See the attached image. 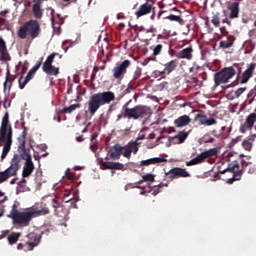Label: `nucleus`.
<instances>
[{"label": "nucleus", "instance_id": "b1692460", "mask_svg": "<svg viewBox=\"0 0 256 256\" xmlns=\"http://www.w3.org/2000/svg\"><path fill=\"white\" fill-rule=\"evenodd\" d=\"M175 69H177V60H172L164 65L163 71H156L155 73H159V75H169L173 73Z\"/></svg>", "mask_w": 256, "mask_h": 256}, {"label": "nucleus", "instance_id": "c9c22d12", "mask_svg": "<svg viewBox=\"0 0 256 256\" xmlns=\"http://www.w3.org/2000/svg\"><path fill=\"white\" fill-rule=\"evenodd\" d=\"M189 137V132L181 131L173 139H178V143H185V140Z\"/></svg>", "mask_w": 256, "mask_h": 256}, {"label": "nucleus", "instance_id": "e433bc0d", "mask_svg": "<svg viewBox=\"0 0 256 256\" xmlns=\"http://www.w3.org/2000/svg\"><path fill=\"white\" fill-rule=\"evenodd\" d=\"M19 237H21V234L12 232V233L8 236V242H9V244H10V245H15V243H17V242L19 241Z\"/></svg>", "mask_w": 256, "mask_h": 256}, {"label": "nucleus", "instance_id": "49530a36", "mask_svg": "<svg viewBox=\"0 0 256 256\" xmlns=\"http://www.w3.org/2000/svg\"><path fill=\"white\" fill-rule=\"evenodd\" d=\"M133 91V85L129 84L128 87L124 90V95H127Z\"/></svg>", "mask_w": 256, "mask_h": 256}, {"label": "nucleus", "instance_id": "c756f323", "mask_svg": "<svg viewBox=\"0 0 256 256\" xmlns=\"http://www.w3.org/2000/svg\"><path fill=\"white\" fill-rule=\"evenodd\" d=\"M234 43H235V36L228 35L226 40L220 41L219 49H230V47H233Z\"/></svg>", "mask_w": 256, "mask_h": 256}, {"label": "nucleus", "instance_id": "bb28decb", "mask_svg": "<svg viewBox=\"0 0 256 256\" xmlns=\"http://www.w3.org/2000/svg\"><path fill=\"white\" fill-rule=\"evenodd\" d=\"M229 17L228 19H238L239 18V2H233L228 6Z\"/></svg>", "mask_w": 256, "mask_h": 256}, {"label": "nucleus", "instance_id": "58836bf2", "mask_svg": "<svg viewBox=\"0 0 256 256\" xmlns=\"http://www.w3.org/2000/svg\"><path fill=\"white\" fill-rule=\"evenodd\" d=\"M242 147L245 149V151H251V149H253V143L251 142V139L244 140L242 142Z\"/></svg>", "mask_w": 256, "mask_h": 256}, {"label": "nucleus", "instance_id": "cd10ccee", "mask_svg": "<svg viewBox=\"0 0 256 256\" xmlns=\"http://www.w3.org/2000/svg\"><path fill=\"white\" fill-rule=\"evenodd\" d=\"M189 123H191V117H189V115H183L174 120V125L175 127H178V129L181 127H187Z\"/></svg>", "mask_w": 256, "mask_h": 256}, {"label": "nucleus", "instance_id": "7ed1b4c3", "mask_svg": "<svg viewBox=\"0 0 256 256\" xmlns=\"http://www.w3.org/2000/svg\"><path fill=\"white\" fill-rule=\"evenodd\" d=\"M13 145V127L9 122V113H6L2 118L0 126V147H3L1 154V161L7 158L11 146Z\"/></svg>", "mask_w": 256, "mask_h": 256}, {"label": "nucleus", "instance_id": "f257e3e1", "mask_svg": "<svg viewBox=\"0 0 256 256\" xmlns=\"http://www.w3.org/2000/svg\"><path fill=\"white\" fill-rule=\"evenodd\" d=\"M41 215H49V208L44 207L40 210L27 208L20 212L17 210V205L14 204L9 217L12 219L13 225H17V227H29L31 220L35 219V217H41Z\"/></svg>", "mask_w": 256, "mask_h": 256}, {"label": "nucleus", "instance_id": "3c124183", "mask_svg": "<svg viewBox=\"0 0 256 256\" xmlns=\"http://www.w3.org/2000/svg\"><path fill=\"white\" fill-rule=\"evenodd\" d=\"M169 55H170V57H176L177 58V51L170 48L169 49Z\"/></svg>", "mask_w": 256, "mask_h": 256}, {"label": "nucleus", "instance_id": "412c9836", "mask_svg": "<svg viewBox=\"0 0 256 256\" xmlns=\"http://www.w3.org/2000/svg\"><path fill=\"white\" fill-rule=\"evenodd\" d=\"M256 64L252 63L250 66L243 72L242 78H241V85H244L245 83L249 82V79L253 77V73L255 71Z\"/></svg>", "mask_w": 256, "mask_h": 256}, {"label": "nucleus", "instance_id": "1a4fd4ad", "mask_svg": "<svg viewBox=\"0 0 256 256\" xmlns=\"http://www.w3.org/2000/svg\"><path fill=\"white\" fill-rule=\"evenodd\" d=\"M27 239L28 241L25 244H18V249H24V251H33V249H35V247L41 243V233L37 231L30 232L27 235Z\"/></svg>", "mask_w": 256, "mask_h": 256}, {"label": "nucleus", "instance_id": "4c0bfd02", "mask_svg": "<svg viewBox=\"0 0 256 256\" xmlns=\"http://www.w3.org/2000/svg\"><path fill=\"white\" fill-rule=\"evenodd\" d=\"M162 187H168V185L162 182L159 185L154 186V189L152 191V195H154V196L159 195V193H161V188Z\"/></svg>", "mask_w": 256, "mask_h": 256}, {"label": "nucleus", "instance_id": "6e6552de", "mask_svg": "<svg viewBox=\"0 0 256 256\" xmlns=\"http://www.w3.org/2000/svg\"><path fill=\"white\" fill-rule=\"evenodd\" d=\"M19 169H21L19 156L12 157L10 166L6 170L0 172V183H5V181H8L11 177H15Z\"/></svg>", "mask_w": 256, "mask_h": 256}, {"label": "nucleus", "instance_id": "4d7b16f0", "mask_svg": "<svg viewBox=\"0 0 256 256\" xmlns=\"http://www.w3.org/2000/svg\"><path fill=\"white\" fill-rule=\"evenodd\" d=\"M76 141L78 143H83V141H85V138H83V136H78V137H76Z\"/></svg>", "mask_w": 256, "mask_h": 256}, {"label": "nucleus", "instance_id": "393cba45", "mask_svg": "<svg viewBox=\"0 0 256 256\" xmlns=\"http://www.w3.org/2000/svg\"><path fill=\"white\" fill-rule=\"evenodd\" d=\"M216 154H217V148H211L208 151H205L199 154L195 159H196V162L199 164V163H203L205 159H209V157H214V155Z\"/></svg>", "mask_w": 256, "mask_h": 256}, {"label": "nucleus", "instance_id": "37998d69", "mask_svg": "<svg viewBox=\"0 0 256 256\" xmlns=\"http://www.w3.org/2000/svg\"><path fill=\"white\" fill-rule=\"evenodd\" d=\"M128 189H141V186L135 185L133 183H128L125 186V191H128Z\"/></svg>", "mask_w": 256, "mask_h": 256}, {"label": "nucleus", "instance_id": "a19ab883", "mask_svg": "<svg viewBox=\"0 0 256 256\" xmlns=\"http://www.w3.org/2000/svg\"><path fill=\"white\" fill-rule=\"evenodd\" d=\"M141 75H142V70L141 68L137 67L133 75V80L137 81V79H139Z\"/></svg>", "mask_w": 256, "mask_h": 256}, {"label": "nucleus", "instance_id": "a211bd4d", "mask_svg": "<svg viewBox=\"0 0 256 256\" xmlns=\"http://www.w3.org/2000/svg\"><path fill=\"white\" fill-rule=\"evenodd\" d=\"M153 12V4L146 2L139 6L138 10L135 12L137 19L144 17V15H149Z\"/></svg>", "mask_w": 256, "mask_h": 256}, {"label": "nucleus", "instance_id": "680f3d73", "mask_svg": "<svg viewBox=\"0 0 256 256\" xmlns=\"http://www.w3.org/2000/svg\"><path fill=\"white\" fill-rule=\"evenodd\" d=\"M90 149H92L93 153H95V151H97V145H91Z\"/></svg>", "mask_w": 256, "mask_h": 256}, {"label": "nucleus", "instance_id": "2eb2a0df", "mask_svg": "<svg viewBox=\"0 0 256 256\" xmlns=\"http://www.w3.org/2000/svg\"><path fill=\"white\" fill-rule=\"evenodd\" d=\"M194 121H199V125H204L205 127H211V125H217V119L208 118L203 110L195 115Z\"/></svg>", "mask_w": 256, "mask_h": 256}, {"label": "nucleus", "instance_id": "ddd939ff", "mask_svg": "<svg viewBox=\"0 0 256 256\" xmlns=\"http://www.w3.org/2000/svg\"><path fill=\"white\" fill-rule=\"evenodd\" d=\"M179 177H191V174H189L185 168L175 167L165 173L164 180L170 183V181H173V179H179Z\"/></svg>", "mask_w": 256, "mask_h": 256}, {"label": "nucleus", "instance_id": "603ef678", "mask_svg": "<svg viewBox=\"0 0 256 256\" xmlns=\"http://www.w3.org/2000/svg\"><path fill=\"white\" fill-rule=\"evenodd\" d=\"M9 235V230L2 231V234L0 235V239H5Z\"/></svg>", "mask_w": 256, "mask_h": 256}, {"label": "nucleus", "instance_id": "0e129e2a", "mask_svg": "<svg viewBox=\"0 0 256 256\" xmlns=\"http://www.w3.org/2000/svg\"><path fill=\"white\" fill-rule=\"evenodd\" d=\"M170 11H177V13H181V11L179 9H177V7L171 8Z\"/></svg>", "mask_w": 256, "mask_h": 256}, {"label": "nucleus", "instance_id": "8fccbe9b", "mask_svg": "<svg viewBox=\"0 0 256 256\" xmlns=\"http://www.w3.org/2000/svg\"><path fill=\"white\" fill-rule=\"evenodd\" d=\"M220 32L224 36L229 35V31H227V28L225 26L220 27Z\"/></svg>", "mask_w": 256, "mask_h": 256}, {"label": "nucleus", "instance_id": "09e8293b", "mask_svg": "<svg viewBox=\"0 0 256 256\" xmlns=\"http://www.w3.org/2000/svg\"><path fill=\"white\" fill-rule=\"evenodd\" d=\"M249 37L256 39V28L249 31Z\"/></svg>", "mask_w": 256, "mask_h": 256}, {"label": "nucleus", "instance_id": "9d476101", "mask_svg": "<svg viewBox=\"0 0 256 256\" xmlns=\"http://www.w3.org/2000/svg\"><path fill=\"white\" fill-rule=\"evenodd\" d=\"M55 57H57V53L50 54L42 65L43 72L46 73V75H49L50 77H57V75H59L60 73L59 67H55L53 65Z\"/></svg>", "mask_w": 256, "mask_h": 256}, {"label": "nucleus", "instance_id": "bf43d9fd", "mask_svg": "<svg viewBox=\"0 0 256 256\" xmlns=\"http://www.w3.org/2000/svg\"><path fill=\"white\" fill-rule=\"evenodd\" d=\"M64 203H69V201H73V198L63 197L62 199Z\"/></svg>", "mask_w": 256, "mask_h": 256}, {"label": "nucleus", "instance_id": "6ab92c4d", "mask_svg": "<svg viewBox=\"0 0 256 256\" xmlns=\"http://www.w3.org/2000/svg\"><path fill=\"white\" fill-rule=\"evenodd\" d=\"M125 147L121 146V144H115L110 150V158L114 161H117L121 159V156L123 155Z\"/></svg>", "mask_w": 256, "mask_h": 256}, {"label": "nucleus", "instance_id": "de8ad7c7", "mask_svg": "<svg viewBox=\"0 0 256 256\" xmlns=\"http://www.w3.org/2000/svg\"><path fill=\"white\" fill-rule=\"evenodd\" d=\"M187 167H191V165H199L197 160L194 158L186 163Z\"/></svg>", "mask_w": 256, "mask_h": 256}, {"label": "nucleus", "instance_id": "f3484780", "mask_svg": "<svg viewBox=\"0 0 256 256\" xmlns=\"http://www.w3.org/2000/svg\"><path fill=\"white\" fill-rule=\"evenodd\" d=\"M137 151H139V143L131 141L124 147V151L122 150V155L126 157V159H129L131 158V154L137 153Z\"/></svg>", "mask_w": 256, "mask_h": 256}, {"label": "nucleus", "instance_id": "c03bdc74", "mask_svg": "<svg viewBox=\"0 0 256 256\" xmlns=\"http://www.w3.org/2000/svg\"><path fill=\"white\" fill-rule=\"evenodd\" d=\"M59 206H60L59 202H57V200L53 199L52 200V207L55 211V215H57V209H59Z\"/></svg>", "mask_w": 256, "mask_h": 256}, {"label": "nucleus", "instance_id": "7c9ffc66", "mask_svg": "<svg viewBox=\"0 0 256 256\" xmlns=\"http://www.w3.org/2000/svg\"><path fill=\"white\" fill-rule=\"evenodd\" d=\"M103 167L105 169H116L117 171H123L125 169V165L119 162H104Z\"/></svg>", "mask_w": 256, "mask_h": 256}, {"label": "nucleus", "instance_id": "864d4df0", "mask_svg": "<svg viewBox=\"0 0 256 256\" xmlns=\"http://www.w3.org/2000/svg\"><path fill=\"white\" fill-rule=\"evenodd\" d=\"M155 31H157V29H155V27L151 26L149 29L145 30V33H155Z\"/></svg>", "mask_w": 256, "mask_h": 256}, {"label": "nucleus", "instance_id": "39448f33", "mask_svg": "<svg viewBox=\"0 0 256 256\" xmlns=\"http://www.w3.org/2000/svg\"><path fill=\"white\" fill-rule=\"evenodd\" d=\"M115 99L112 91L98 92L93 94L88 101V111L90 115H95L103 105H109Z\"/></svg>", "mask_w": 256, "mask_h": 256}, {"label": "nucleus", "instance_id": "9b49d317", "mask_svg": "<svg viewBox=\"0 0 256 256\" xmlns=\"http://www.w3.org/2000/svg\"><path fill=\"white\" fill-rule=\"evenodd\" d=\"M131 67V60H124L121 63H116L115 67L112 69V74L114 79L121 81L127 75V69Z\"/></svg>", "mask_w": 256, "mask_h": 256}, {"label": "nucleus", "instance_id": "f704fd0d", "mask_svg": "<svg viewBox=\"0 0 256 256\" xmlns=\"http://www.w3.org/2000/svg\"><path fill=\"white\" fill-rule=\"evenodd\" d=\"M80 107H81V104H72L69 107L63 108L60 111V113L69 114V113H72L73 111H75L76 109H79Z\"/></svg>", "mask_w": 256, "mask_h": 256}, {"label": "nucleus", "instance_id": "ea45409f", "mask_svg": "<svg viewBox=\"0 0 256 256\" xmlns=\"http://www.w3.org/2000/svg\"><path fill=\"white\" fill-rule=\"evenodd\" d=\"M161 51H163V44H158L153 48V55L157 57V55H161Z\"/></svg>", "mask_w": 256, "mask_h": 256}, {"label": "nucleus", "instance_id": "c85d7f7f", "mask_svg": "<svg viewBox=\"0 0 256 256\" xmlns=\"http://www.w3.org/2000/svg\"><path fill=\"white\" fill-rule=\"evenodd\" d=\"M0 61H9V52H7V44L3 38H0Z\"/></svg>", "mask_w": 256, "mask_h": 256}, {"label": "nucleus", "instance_id": "f03ea898", "mask_svg": "<svg viewBox=\"0 0 256 256\" xmlns=\"http://www.w3.org/2000/svg\"><path fill=\"white\" fill-rule=\"evenodd\" d=\"M244 171L245 160L240 158L228 163L226 168H223V166H218V173L215 175V178L222 179L223 181H226L228 185H232V183H235V181H241Z\"/></svg>", "mask_w": 256, "mask_h": 256}, {"label": "nucleus", "instance_id": "4be33fe9", "mask_svg": "<svg viewBox=\"0 0 256 256\" xmlns=\"http://www.w3.org/2000/svg\"><path fill=\"white\" fill-rule=\"evenodd\" d=\"M13 157H18L19 163H21V159H28V157H31V154L27 152V149L25 148V140H23L19 146H18V154H14Z\"/></svg>", "mask_w": 256, "mask_h": 256}, {"label": "nucleus", "instance_id": "473e14b6", "mask_svg": "<svg viewBox=\"0 0 256 256\" xmlns=\"http://www.w3.org/2000/svg\"><path fill=\"white\" fill-rule=\"evenodd\" d=\"M164 19H167L168 21H175L176 23H179V25L185 24V21L183 20V18H181V16H178V15L170 14L164 17Z\"/></svg>", "mask_w": 256, "mask_h": 256}, {"label": "nucleus", "instance_id": "4468645a", "mask_svg": "<svg viewBox=\"0 0 256 256\" xmlns=\"http://www.w3.org/2000/svg\"><path fill=\"white\" fill-rule=\"evenodd\" d=\"M224 17L221 12H216L212 15L211 23L214 27H221V23H226L228 27H231V20L227 17V11L223 10Z\"/></svg>", "mask_w": 256, "mask_h": 256}, {"label": "nucleus", "instance_id": "13d9d810", "mask_svg": "<svg viewBox=\"0 0 256 256\" xmlns=\"http://www.w3.org/2000/svg\"><path fill=\"white\" fill-rule=\"evenodd\" d=\"M69 195H71V190H65L63 197H69Z\"/></svg>", "mask_w": 256, "mask_h": 256}, {"label": "nucleus", "instance_id": "2f4dec72", "mask_svg": "<svg viewBox=\"0 0 256 256\" xmlns=\"http://www.w3.org/2000/svg\"><path fill=\"white\" fill-rule=\"evenodd\" d=\"M177 32L171 33V30L163 29L161 34L157 35V41H161V39L167 40L170 37H175Z\"/></svg>", "mask_w": 256, "mask_h": 256}, {"label": "nucleus", "instance_id": "338daca9", "mask_svg": "<svg viewBox=\"0 0 256 256\" xmlns=\"http://www.w3.org/2000/svg\"><path fill=\"white\" fill-rule=\"evenodd\" d=\"M162 13H166V11H160V12L158 13L157 19H161Z\"/></svg>", "mask_w": 256, "mask_h": 256}, {"label": "nucleus", "instance_id": "052dcab7", "mask_svg": "<svg viewBox=\"0 0 256 256\" xmlns=\"http://www.w3.org/2000/svg\"><path fill=\"white\" fill-rule=\"evenodd\" d=\"M5 23H7V19L0 18V25H5Z\"/></svg>", "mask_w": 256, "mask_h": 256}, {"label": "nucleus", "instance_id": "69168bd1", "mask_svg": "<svg viewBox=\"0 0 256 256\" xmlns=\"http://www.w3.org/2000/svg\"><path fill=\"white\" fill-rule=\"evenodd\" d=\"M94 139H97V134H95V133H93V134L91 135V141H94Z\"/></svg>", "mask_w": 256, "mask_h": 256}, {"label": "nucleus", "instance_id": "f8f14e48", "mask_svg": "<svg viewBox=\"0 0 256 256\" xmlns=\"http://www.w3.org/2000/svg\"><path fill=\"white\" fill-rule=\"evenodd\" d=\"M41 65H43V57L40 58V60L29 70L27 76L23 80V76H21L18 80L19 89H25V85L33 79V76L39 71L41 68Z\"/></svg>", "mask_w": 256, "mask_h": 256}, {"label": "nucleus", "instance_id": "6e6d98bb", "mask_svg": "<svg viewBox=\"0 0 256 256\" xmlns=\"http://www.w3.org/2000/svg\"><path fill=\"white\" fill-rule=\"evenodd\" d=\"M66 176L68 177V179H75V175L71 172H67Z\"/></svg>", "mask_w": 256, "mask_h": 256}, {"label": "nucleus", "instance_id": "5701e85b", "mask_svg": "<svg viewBox=\"0 0 256 256\" xmlns=\"http://www.w3.org/2000/svg\"><path fill=\"white\" fill-rule=\"evenodd\" d=\"M177 59H187L191 61L193 59V47L189 46L177 52Z\"/></svg>", "mask_w": 256, "mask_h": 256}, {"label": "nucleus", "instance_id": "0eeeda50", "mask_svg": "<svg viewBox=\"0 0 256 256\" xmlns=\"http://www.w3.org/2000/svg\"><path fill=\"white\" fill-rule=\"evenodd\" d=\"M241 75V66L233 65L225 67L221 71L214 74L215 85H221L223 83H229V79H233L235 75Z\"/></svg>", "mask_w": 256, "mask_h": 256}, {"label": "nucleus", "instance_id": "aec40b11", "mask_svg": "<svg viewBox=\"0 0 256 256\" xmlns=\"http://www.w3.org/2000/svg\"><path fill=\"white\" fill-rule=\"evenodd\" d=\"M256 121V109L253 113L247 116L246 121L243 126L240 127V132L245 133V129H253V125H255Z\"/></svg>", "mask_w": 256, "mask_h": 256}, {"label": "nucleus", "instance_id": "5fc2aeb1", "mask_svg": "<svg viewBox=\"0 0 256 256\" xmlns=\"http://www.w3.org/2000/svg\"><path fill=\"white\" fill-rule=\"evenodd\" d=\"M239 141H241V136H238L237 138L232 139V144L237 145V143H239Z\"/></svg>", "mask_w": 256, "mask_h": 256}, {"label": "nucleus", "instance_id": "423d86ee", "mask_svg": "<svg viewBox=\"0 0 256 256\" xmlns=\"http://www.w3.org/2000/svg\"><path fill=\"white\" fill-rule=\"evenodd\" d=\"M19 39H25L31 37L37 39L41 35V24L37 20H29L25 22L17 31Z\"/></svg>", "mask_w": 256, "mask_h": 256}, {"label": "nucleus", "instance_id": "a18cd8bd", "mask_svg": "<svg viewBox=\"0 0 256 256\" xmlns=\"http://www.w3.org/2000/svg\"><path fill=\"white\" fill-rule=\"evenodd\" d=\"M4 109H7V107H11V100H9V96H6L4 98Z\"/></svg>", "mask_w": 256, "mask_h": 256}, {"label": "nucleus", "instance_id": "774afa93", "mask_svg": "<svg viewBox=\"0 0 256 256\" xmlns=\"http://www.w3.org/2000/svg\"><path fill=\"white\" fill-rule=\"evenodd\" d=\"M95 77H96V74H95V72H93L91 75V81H95Z\"/></svg>", "mask_w": 256, "mask_h": 256}, {"label": "nucleus", "instance_id": "a878e982", "mask_svg": "<svg viewBox=\"0 0 256 256\" xmlns=\"http://www.w3.org/2000/svg\"><path fill=\"white\" fill-rule=\"evenodd\" d=\"M157 163H167V159L161 157L150 158L140 162L141 167H149V165H157Z\"/></svg>", "mask_w": 256, "mask_h": 256}, {"label": "nucleus", "instance_id": "20e7f679", "mask_svg": "<svg viewBox=\"0 0 256 256\" xmlns=\"http://www.w3.org/2000/svg\"><path fill=\"white\" fill-rule=\"evenodd\" d=\"M151 115V109L147 106L136 105L133 108H128L127 104L123 105L122 111L116 116V123H119L121 119H145Z\"/></svg>", "mask_w": 256, "mask_h": 256}, {"label": "nucleus", "instance_id": "e2e57ef3", "mask_svg": "<svg viewBox=\"0 0 256 256\" xmlns=\"http://www.w3.org/2000/svg\"><path fill=\"white\" fill-rule=\"evenodd\" d=\"M150 19L152 21L155 19V8H153V10H152V15H151Z\"/></svg>", "mask_w": 256, "mask_h": 256}, {"label": "nucleus", "instance_id": "dca6fc26", "mask_svg": "<svg viewBox=\"0 0 256 256\" xmlns=\"http://www.w3.org/2000/svg\"><path fill=\"white\" fill-rule=\"evenodd\" d=\"M23 161H25V163L22 169V177L26 179L27 177H31V175H33V172L35 171V164L33 163L32 156L25 158Z\"/></svg>", "mask_w": 256, "mask_h": 256}, {"label": "nucleus", "instance_id": "79ce46f5", "mask_svg": "<svg viewBox=\"0 0 256 256\" xmlns=\"http://www.w3.org/2000/svg\"><path fill=\"white\" fill-rule=\"evenodd\" d=\"M245 91H247V88H238L235 92L234 95L236 98H239L240 95H243V93H245Z\"/></svg>", "mask_w": 256, "mask_h": 256}, {"label": "nucleus", "instance_id": "72a5a7b5", "mask_svg": "<svg viewBox=\"0 0 256 256\" xmlns=\"http://www.w3.org/2000/svg\"><path fill=\"white\" fill-rule=\"evenodd\" d=\"M149 181L150 183H154L155 182V175L153 174H146L142 176V180L138 181L136 183V185H141L142 183H145Z\"/></svg>", "mask_w": 256, "mask_h": 256}]
</instances>
